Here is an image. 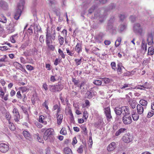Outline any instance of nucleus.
Segmentation results:
<instances>
[{
	"label": "nucleus",
	"mask_w": 154,
	"mask_h": 154,
	"mask_svg": "<svg viewBox=\"0 0 154 154\" xmlns=\"http://www.w3.org/2000/svg\"><path fill=\"white\" fill-rule=\"evenodd\" d=\"M55 36L56 33L55 31L51 35L50 33L49 32L48 30H47L46 32V43L48 49L52 51H54L55 49L54 46L52 44V40H54L55 39Z\"/></svg>",
	"instance_id": "f257e3e1"
},
{
	"label": "nucleus",
	"mask_w": 154,
	"mask_h": 154,
	"mask_svg": "<svg viewBox=\"0 0 154 154\" xmlns=\"http://www.w3.org/2000/svg\"><path fill=\"white\" fill-rule=\"evenodd\" d=\"M25 4L24 0H21L17 6V9L16 13L14 16V18L16 20H17L19 18L21 12L22 10L23 9Z\"/></svg>",
	"instance_id": "f03ea898"
},
{
	"label": "nucleus",
	"mask_w": 154,
	"mask_h": 154,
	"mask_svg": "<svg viewBox=\"0 0 154 154\" xmlns=\"http://www.w3.org/2000/svg\"><path fill=\"white\" fill-rule=\"evenodd\" d=\"M54 130L51 128H49L47 129L45 131L43 136L44 139L45 140L50 139L51 141H53L54 138L53 136Z\"/></svg>",
	"instance_id": "7ed1b4c3"
},
{
	"label": "nucleus",
	"mask_w": 154,
	"mask_h": 154,
	"mask_svg": "<svg viewBox=\"0 0 154 154\" xmlns=\"http://www.w3.org/2000/svg\"><path fill=\"white\" fill-rule=\"evenodd\" d=\"M63 85L62 84H57L49 86L50 91L53 92H59L63 88Z\"/></svg>",
	"instance_id": "20e7f679"
},
{
	"label": "nucleus",
	"mask_w": 154,
	"mask_h": 154,
	"mask_svg": "<svg viewBox=\"0 0 154 154\" xmlns=\"http://www.w3.org/2000/svg\"><path fill=\"white\" fill-rule=\"evenodd\" d=\"M133 29L135 33H139L141 35L144 33L143 29L140 23H135L133 27Z\"/></svg>",
	"instance_id": "39448f33"
},
{
	"label": "nucleus",
	"mask_w": 154,
	"mask_h": 154,
	"mask_svg": "<svg viewBox=\"0 0 154 154\" xmlns=\"http://www.w3.org/2000/svg\"><path fill=\"white\" fill-rule=\"evenodd\" d=\"M122 121L125 125H129L132 122L131 115L123 116L122 117Z\"/></svg>",
	"instance_id": "423d86ee"
},
{
	"label": "nucleus",
	"mask_w": 154,
	"mask_h": 154,
	"mask_svg": "<svg viewBox=\"0 0 154 154\" xmlns=\"http://www.w3.org/2000/svg\"><path fill=\"white\" fill-rule=\"evenodd\" d=\"M9 149L8 144L2 143L0 144V151L2 153L6 152Z\"/></svg>",
	"instance_id": "0eeeda50"
},
{
	"label": "nucleus",
	"mask_w": 154,
	"mask_h": 154,
	"mask_svg": "<svg viewBox=\"0 0 154 154\" xmlns=\"http://www.w3.org/2000/svg\"><path fill=\"white\" fill-rule=\"evenodd\" d=\"M104 111L107 121H110L111 119L112 118V117L111 114L110 107H107L105 108L104 109Z\"/></svg>",
	"instance_id": "6e6552de"
},
{
	"label": "nucleus",
	"mask_w": 154,
	"mask_h": 154,
	"mask_svg": "<svg viewBox=\"0 0 154 154\" xmlns=\"http://www.w3.org/2000/svg\"><path fill=\"white\" fill-rule=\"evenodd\" d=\"M37 52L36 49L34 48L26 51L23 52V54L26 56H31L35 54Z\"/></svg>",
	"instance_id": "1a4fd4ad"
},
{
	"label": "nucleus",
	"mask_w": 154,
	"mask_h": 154,
	"mask_svg": "<svg viewBox=\"0 0 154 154\" xmlns=\"http://www.w3.org/2000/svg\"><path fill=\"white\" fill-rule=\"evenodd\" d=\"M14 116V120L16 122H18L20 118V115L17 109L14 108L12 111Z\"/></svg>",
	"instance_id": "9d476101"
},
{
	"label": "nucleus",
	"mask_w": 154,
	"mask_h": 154,
	"mask_svg": "<svg viewBox=\"0 0 154 154\" xmlns=\"http://www.w3.org/2000/svg\"><path fill=\"white\" fill-rule=\"evenodd\" d=\"M100 10H98L95 11L94 14L95 17L96 18H99V21L101 22H102L104 20V17L102 14H100Z\"/></svg>",
	"instance_id": "9b49d317"
},
{
	"label": "nucleus",
	"mask_w": 154,
	"mask_h": 154,
	"mask_svg": "<svg viewBox=\"0 0 154 154\" xmlns=\"http://www.w3.org/2000/svg\"><path fill=\"white\" fill-rule=\"evenodd\" d=\"M122 140L125 143H129L133 140L132 136L129 133L125 134L122 137Z\"/></svg>",
	"instance_id": "f8f14e48"
},
{
	"label": "nucleus",
	"mask_w": 154,
	"mask_h": 154,
	"mask_svg": "<svg viewBox=\"0 0 154 154\" xmlns=\"http://www.w3.org/2000/svg\"><path fill=\"white\" fill-rule=\"evenodd\" d=\"M147 38L148 44L149 45H152L154 43L153 38L152 32H149L148 33Z\"/></svg>",
	"instance_id": "ddd939ff"
},
{
	"label": "nucleus",
	"mask_w": 154,
	"mask_h": 154,
	"mask_svg": "<svg viewBox=\"0 0 154 154\" xmlns=\"http://www.w3.org/2000/svg\"><path fill=\"white\" fill-rule=\"evenodd\" d=\"M122 114L123 116L130 115L129 109L128 106H122L121 107Z\"/></svg>",
	"instance_id": "4468645a"
},
{
	"label": "nucleus",
	"mask_w": 154,
	"mask_h": 154,
	"mask_svg": "<svg viewBox=\"0 0 154 154\" xmlns=\"http://www.w3.org/2000/svg\"><path fill=\"white\" fill-rule=\"evenodd\" d=\"M96 92L93 90H91L90 91H88L85 94L86 97L89 99L92 98L93 96L96 94Z\"/></svg>",
	"instance_id": "2eb2a0df"
},
{
	"label": "nucleus",
	"mask_w": 154,
	"mask_h": 154,
	"mask_svg": "<svg viewBox=\"0 0 154 154\" xmlns=\"http://www.w3.org/2000/svg\"><path fill=\"white\" fill-rule=\"evenodd\" d=\"M0 6L4 10H6L8 9V3L2 0H0Z\"/></svg>",
	"instance_id": "dca6fc26"
},
{
	"label": "nucleus",
	"mask_w": 154,
	"mask_h": 154,
	"mask_svg": "<svg viewBox=\"0 0 154 154\" xmlns=\"http://www.w3.org/2000/svg\"><path fill=\"white\" fill-rule=\"evenodd\" d=\"M137 113L139 115H142L143 114L144 107L142 106L140 104H138L137 106Z\"/></svg>",
	"instance_id": "f3484780"
},
{
	"label": "nucleus",
	"mask_w": 154,
	"mask_h": 154,
	"mask_svg": "<svg viewBox=\"0 0 154 154\" xmlns=\"http://www.w3.org/2000/svg\"><path fill=\"white\" fill-rule=\"evenodd\" d=\"M116 148V143L115 142H112L110 143L107 148L108 151H111L114 150Z\"/></svg>",
	"instance_id": "a211bd4d"
},
{
	"label": "nucleus",
	"mask_w": 154,
	"mask_h": 154,
	"mask_svg": "<svg viewBox=\"0 0 154 154\" xmlns=\"http://www.w3.org/2000/svg\"><path fill=\"white\" fill-rule=\"evenodd\" d=\"M138 113H137L136 111H133L131 113V115L133 120L134 121L137 120L139 118V116Z\"/></svg>",
	"instance_id": "6ab92c4d"
},
{
	"label": "nucleus",
	"mask_w": 154,
	"mask_h": 154,
	"mask_svg": "<svg viewBox=\"0 0 154 154\" xmlns=\"http://www.w3.org/2000/svg\"><path fill=\"white\" fill-rule=\"evenodd\" d=\"M117 66V73L119 75H120L122 73V68H124L122 66V64L121 63H118Z\"/></svg>",
	"instance_id": "aec40b11"
},
{
	"label": "nucleus",
	"mask_w": 154,
	"mask_h": 154,
	"mask_svg": "<svg viewBox=\"0 0 154 154\" xmlns=\"http://www.w3.org/2000/svg\"><path fill=\"white\" fill-rule=\"evenodd\" d=\"M139 103V104H140L142 106L144 107V109H146L147 106L148 102L147 100H145L141 99L140 100Z\"/></svg>",
	"instance_id": "412c9836"
},
{
	"label": "nucleus",
	"mask_w": 154,
	"mask_h": 154,
	"mask_svg": "<svg viewBox=\"0 0 154 154\" xmlns=\"http://www.w3.org/2000/svg\"><path fill=\"white\" fill-rule=\"evenodd\" d=\"M114 111L117 115L120 116L122 114L121 107H116L114 109Z\"/></svg>",
	"instance_id": "4be33fe9"
},
{
	"label": "nucleus",
	"mask_w": 154,
	"mask_h": 154,
	"mask_svg": "<svg viewBox=\"0 0 154 154\" xmlns=\"http://www.w3.org/2000/svg\"><path fill=\"white\" fill-rule=\"evenodd\" d=\"M57 119V123L58 125H60L62 122V119L63 118V115L62 114H60L56 116Z\"/></svg>",
	"instance_id": "5701e85b"
},
{
	"label": "nucleus",
	"mask_w": 154,
	"mask_h": 154,
	"mask_svg": "<svg viewBox=\"0 0 154 154\" xmlns=\"http://www.w3.org/2000/svg\"><path fill=\"white\" fill-rule=\"evenodd\" d=\"M64 154H72L71 149L68 147H66L64 149Z\"/></svg>",
	"instance_id": "b1692460"
},
{
	"label": "nucleus",
	"mask_w": 154,
	"mask_h": 154,
	"mask_svg": "<svg viewBox=\"0 0 154 154\" xmlns=\"http://www.w3.org/2000/svg\"><path fill=\"white\" fill-rule=\"evenodd\" d=\"M154 54V48L152 47H149L148 49V54L152 55Z\"/></svg>",
	"instance_id": "393cba45"
},
{
	"label": "nucleus",
	"mask_w": 154,
	"mask_h": 154,
	"mask_svg": "<svg viewBox=\"0 0 154 154\" xmlns=\"http://www.w3.org/2000/svg\"><path fill=\"white\" fill-rule=\"evenodd\" d=\"M126 27V25L125 24L120 25L119 27V30L120 32H122L124 31Z\"/></svg>",
	"instance_id": "a878e982"
},
{
	"label": "nucleus",
	"mask_w": 154,
	"mask_h": 154,
	"mask_svg": "<svg viewBox=\"0 0 154 154\" xmlns=\"http://www.w3.org/2000/svg\"><path fill=\"white\" fill-rule=\"evenodd\" d=\"M91 0H84L82 5L85 8H87L91 2Z\"/></svg>",
	"instance_id": "bb28decb"
},
{
	"label": "nucleus",
	"mask_w": 154,
	"mask_h": 154,
	"mask_svg": "<svg viewBox=\"0 0 154 154\" xmlns=\"http://www.w3.org/2000/svg\"><path fill=\"white\" fill-rule=\"evenodd\" d=\"M126 129L125 128H121L119 129L117 131L115 134V135L116 136H118L119 135L123 133L125 131Z\"/></svg>",
	"instance_id": "cd10ccee"
},
{
	"label": "nucleus",
	"mask_w": 154,
	"mask_h": 154,
	"mask_svg": "<svg viewBox=\"0 0 154 154\" xmlns=\"http://www.w3.org/2000/svg\"><path fill=\"white\" fill-rule=\"evenodd\" d=\"M23 134L26 139H29L30 138V134L27 131H24L23 132Z\"/></svg>",
	"instance_id": "c85d7f7f"
},
{
	"label": "nucleus",
	"mask_w": 154,
	"mask_h": 154,
	"mask_svg": "<svg viewBox=\"0 0 154 154\" xmlns=\"http://www.w3.org/2000/svg\"><path fill=\"white\" fill-rule=\"evenodd\" d=\"M9 125L8 127L9 129L11 131H14L15 129V127L14 124L11 123L10 121H8Z\"/></svg>",
	"instance_id": "c756f323"
},
{
	"label": "nucleus",
	"mask_w": 154,
	"mask_h": 154,
	"mask_svg": "<svg viewBox=\"0 0 154 154\" xmlns=\"http://www.w3.org/2000/svg\"><path fill=\"white\" fill-rule=\"evenodd\" d=\"M122 38L120 37H119L115 42V45L116 47H118L120 44Z\"/></svg>",
	"instance_id": "7c9ffc66"
},
{
	"label": "nucleus",
	"mask_w": 154,
	"mask_h": 154,
	"mask_svg": "<svg viewBox=\"0 0 154 154\" xmlns=\"http://www.w3.org/2000/svg\"><path fill=\"white\" fill-rule=\"evenodd\" d=\"M0 21L3 23H5L7 21V19L3 15H0Z\"/></svg>",
	"instance_id": "2f4dec72"
},
{
	"label": "nucleus",
	"mask_w": 154,
	"mask_h": 154,
	"mask_svg": "<svg viewBox=\"0 0 154 154\" xmlns=\"http://www.w3.org/2000/svg\"><path fill=\"white\" fill-rule=\"evenodd\" d=\"M94 85L100 86L101 85L102 83V80H95L93 82Z\"/></svg>",
	"instance_id": "473e14b6"
},
{
	"label": "nucleus",
	"mask_w": 154,
	"mask_h": 154,
	"mask_svg": "<svg viewBox=\"0 0 154 154\" xmlns=\"http://www.w3.org/2000/svg\"><path fill=\"white\" fill-rule=\"evenodd\" d=\"M34 31L36 32L40 31L41 30V28L40 26L37 24L34 25Z\"/></svg>",
	"instance_id": "72a5a7b5"
},
{
	"label": "nucleus",
	"mask_w": 154,
	"mask_h": 154,
	"mask_svg": "<svg viewBox=\"0 0 154 154\" xmlns=\"http://www.w3.org/2000/svg\"><path fill=\"white\" fill-rule=\"evenodd\" d=\"M75 50L78 53H79L80 51H81L80 46L79 43H78L76 45Z\"/></svg>",
	"instance_id": "f704fd0d"
},
{
	"label": "nucleus",
	"mask_w": 154,
	"mask_h": 154,
	"mask_svg": "<svg viewBox=\"0 0 154 154\" xmlns=\"http://www.w3.org/2000/svg\"><path fill=\"white\" fill-rule=\"evenodd\" d=\"M83 146L81 145L78 148L77 151L79 153H82L83 151Z\"/></svg>",
	"instance_id": "c9c22d12"
},
{
	"label": "nucleus",
	"mask_w": 154,
	"mask_h": 154,
	"mask_svg": "<svg viewBox=\"0 0 154 154\" xmlns=\"http://www.w3.org/2000/svg\"><path fill=\"white\" fill-rule=\"evenodd\" d=\"M102 81H103L105 84H108L110 81V79L108 78H104L102 79Z\"/></svg>",
	"instance_id": "e433bc0d"
},
{
	"label": "nucleus",
	"mask_w": 154,
	"mask_h": 154,
	"mask_svg": "<svg viewBox=\"0 0 154 154\" xmlns=\"http://www.w3.org/2000/svg\"><path fill=\"white\" fill-rule=\"evenodd\" d=\"M111 66L112 69H113L114 71H116L117 69V68L116 67V63L115 62H112L111 63Z\"/></svg>",
	"instance_id": "4c0bfd02"
},
{
	"label": "nucleus",
	"mask_w": 154,
	"mask_h": 154,
	"mask_svg": "<svg viewBox=\"0 0 154 154\" xmlns=\"http://www.w3.org/2000/svg\"><path fill=\"white\" fill-rule=\"evenodd\" d=\"M82 60V58L80 59H75V64L76 66H78L80 65Z\"/></svg>",
	"instance_id": "58836bf2"
},
{
	"label": "nucleus",
	"mask_w": 154,
	"mask_h": 154,
	"mask_svg": "<svg viewBox=\"0 0 154 154\" xmlns=\"http://www.w3.org/2000/svg\"><path fill=\"white\" fill-rule=\"evenodd\" d=\"M60 133L63 135L67 134L66 129L65 128H63L60 131Z\"/></svg>",
	"instance_id": "ea45409f"
},
{
	"label": "nucleus",
	"mask_w": 154,
	"mask_h": 154,
	"mask_svg": "<svg viewBox=\"0 0 154 154\" xmlns=\"http://www.w3.org/2000/svg\"><path fill=\"white\" fill-rule=\"evenodd\" d=\"M95 6H92L88 10V13L89 14H92L94 11L95 9Z\"/></svg>",
	"instance_id": "a19ab883"
},
{
	"label": "nucleus",
	"mask_w": 154,
	"mask_h": 154,
	"mask_svg": "<svg viewBox=\"0 0 154 154\" xmlns=\"http://www.w3.org/2000/svg\"><path fill=\"white\" fill-rule=\"evenodd\" d=\"M154 114V112L153 110H151L149 112L147 115V117L148 118H150L152 117Z\"/></svg>",
	"instance_id": "79ce46f5"
},
{
	"label": "nucleus",
	"mask_w": 154,
	"mask_h": 154,
	"mask_svg": "<svg viewBox=\"0 0 154 154\" xmlns=\"http://www.w3.org/2000/svg\"><path fill=\"white\" fill-rule=\"evenodd\" d=\"M35 136L37 137V139L39 142L40 143H43V139L39 137V134L38 133L36 134Z\"/></svg>",
	"instance_id": "37998d69"
},
{
	"label": "nucleus",
	"mask_w": 154,
	"mask_h": 154,
	"mask_svg": "<svg viewBox=\"0 0 154 154\" xmlns=\"http://www.w3.org/2000/svg\"><path fill=\"white\" fill-rule=\"evenodd\" d=\"M48 100H45V102L42 105L43 106H44L47 110L48 109Z\"/></svg>",
	"instance_id": "c03bdc74"
},
{
	"label": "nucleus",
	"mask_w": 154,
	"mask_h": 154,
	"mask_svg": "<svg viewBox=\"0 0 154 154\" xmlns=\"http://www.w3.org/2000/svg\"><path fill=\"white\" fill-rule=\"evenodd\" d=\"M59 40L60 45H62L64 42V38L63 37L60 35L59 36Z\"/></svg>",
	"instance_id": "a18cd8bd"
},
{
	"label": "nucleus",
	"mask_w": 154,
	"mask_h": 154,
	"mask_svg": "<svg viewBox=\"0 0 154 154\" xmlns=\"http://www.w3.org/2000/svg\"><path fill=\"white\" fill-rule=\"evenodd\" d=\"M72 81L75 85H77L79 83V81L78 80H77L73 78L72 79Z\"/></svg>",
	"instance_id": "49530a36"
},
{
	"label": "nucleus",
	"mask_w": 154,
	"mask_h": 154,
	"mask_svg": "<svg viewBox=\"0 0 154 154\" xmlns=\"http://www.w3.org/2000/svg\"><path fill=\"white\" fill-rule=\"evenodd\" d=\"M58 51L62 57L63 59L64 58H65V55L63 53L62 51L60 49H58Z\"/></svg>",
	"instance_id": "de8ad7c7"
},
{
	"label": "nucleus",
	"mask_w": 154,
	"mask_h": 154,
	"mask_svg": "<svg viewBox=\"0 0 154 154\" xmlns=\"http://www.w3.org/2000/svg\"><path fill=\"white\" fill-rule=\"evenodd\" d=\"M7 58L6 55H4L3 57L0 59V62H5L6 61V59Z\"/></svg>",
	"instance_id": "09e8293b"
},
{
	"label": "nucleus",
	"mask_w": 154,
	"mask_h": 154,
	"mask_svg": "<svg viewBox=\"0 0 154 154\" xmlns=\"http://www.w3.org/2000/svg\"><path fill=\"white\" fill-rule=\"evenodd\" d=\"M88 115L87 112L85 110L83 112V116L84 118L85 119H86L88 117Z\"/></svg>",
	"instance_id": "8fccbe9b"
},
{
	"label": "nucleus",
	"mask_w": 154,
	"mask_h": 154,
	"mask_svg": "<svg viewBox=\"0 0 154 154\" xmlns=\"http://www.w3.org/2000/svg\"><path fill=\"white\" fill-rule=\"evenodd\" d=\"M26 69L29 71H32L34 69L33 67L30 65H28L26 66Z\"/></svg>",
	"instance_id": "3c124183"
},
{
	"label": "nucleus",
	"mask_w": 154,
	"mask_h": 154,
	"mask_svg": "<svg viewBox=\"0 0 154 154\" xmlns=\"http://www.w3.org/2000/svg\"><path fill=\"white\" fill-rule=\"evenodd\" d=\"M32 28L33 26H32L28 29V32L30 35H32Z\"/></svg>",
	"instance_id": "603ef678"
},
{
	"label": "nucleus",
	"mask_w": 154,
	"mask_h": 154,
	"mask_svg": "<svg viewBox=\"0 0 154 154\" xmlns=\"http://www.w3.org/2000/svg\"><path fill=\"white\" fill-rule=\"evenodd\" d=\"M45 39L44 36L42 35H41L39 37V41L42 43H43L44 42Z\"/></svg>",
	"instance_id": "864d4df0"
},
{
	"label": "nucleus",
	"mask_w": 154,
	"mask_h": 154,
	"mask_svg": "<svg viewBox=\"0 0 154 154\" xmlns=\"http://www.w3.org/2000/svg\"><path fill=\"white\" fill-rule=\"evenodd\" d=\"M130 19L132 22H134L136 20V17L135 16H131L130 17Z\"/></svg>",
	"instance_id": "5fc2aeb1"
},
{
	"label": "nucleus",
	"mask_w": 154,
	"mask_h": 154,
	"mask_svg": "<svg viewBox=\"0 0 154 154\" xmlns=\"http://www.w3.org/2000/svg\"><path fill=\"white\" fill-rule=\"evenodd\" d=\"M49 4L51 5H55L57 3L56 1L55 0H49Z\"/></svg>",
	"instance_id": "6e6d98bb"
},
{
	"label": "nucleus",
	"mask_w": 154,
	"mask_h": 154,
	"mask_svg": "<svg viewBox=\"0 0 154 154\" xmlns=\"http://www.w3.org/2000/svg\"><path fill=\"white\" fill-rule=\"evenodd\" d=\"M35 125L38 128H41L43 127V125L39 122H35Z\"/></svg>",
	"instance_id": "4d7b16f0"
},
{
	"label": "nucleus",
	"mask_w": 154,
	"mask_h": 154,
	"mask_svg": "<svg viewBox=\"0 0 154 154\" xmlns=\"http://www.w3.org/2000/svg\"><path fill=\"white\" fill-rule=\"evenodd\" d=\"M85 106L87 107V108H88L90 106V102L88 100H85Z\"/></svg>",
	"instance_id": "13d9d810"
},
{
	"label": "nucleus",
	"mask_w": 154,
	"mask_h": 154,
	"mask_svg": "<svg viewBox=\"0 0 154 154\" xmlns=\"http://www.w3.org/2000/svg\"><path fill=\"white\" fill-rule=\"evenodd\" d=\"M42 88H43L45 91H47L48 90V85L46 83H44L42 85Z\"/></svg>",
	"instance_id": "bf43d9fd"
},
{
	"label": "nucleus",
	"mask_w": 154,
	"mask_h": 154,
	"mask_svg": "<svg viewBox=\"0 0 154 154\" xmlns=\"http://www.w3.org/2000/svg\"><path fill=\"white\" fill-rule=\"evenodd\" d=\"M21 109L22 110L23 112L25 114L27 112V109L23 106H21Z\"/></svg>",
	"instance_id": "052dcab7"
},
{
	"label": "nucleus",
	"mask_w": 154,
	"mask_h": 154,
	"mask_svg": "<svg viewBox=\"0 0 154 154\" xmlns=\"http://www.w3.org/2000/svg\"><path fill=\"white\" fill-rule=\"evenodd\" d=\"M17 97L19 99H21V94H20V91H18L17 93Z\"/></svg>",
	"instance_id": "680f3d73"
},
{
	"label": "nucleus",
	"mask_w": 154,
	"mask_h": 154,
	"mask_svg": "<svg viewBox=\"0 0 154 154\" xmlns=\"http://www.w3.org/2000/svg\"><path fill=\"white\" fill-rule=\"evenodd\" d=\"M130 104L131 107L133 109L135 108L136 105V104L135 103L131 102Z\"/></svg>",
	"instance_id": "e2e57ef3"
},
{
	"label": "nucleus",
	"mask_w": 154,
	"mask_h": 154,
	"mask_svg": "<svg viewBox=\"0 0 154 154\" xmlns=\"http://www.w3.org/2000/svg\"><path fill=\"white\" fill-rule=\"evenodd\" d=\"M8 49L7 47L6 46H3L2 47H0V50L3 51L6 50Z\"/></svg>",
	"instance_id": "0e129e2a"
},
{
	"label": "nucleus",
	"mask_w": 154,
	"mask_h": 154,
	"mask_svg": "<svg viewBox=\"0 0 154 154\" xmlns=\"http://www.w3.org/2000/svg\"><path fill=\"white\" fill-rule=\"evenodd\" d=\"M144 85V88L148 89L149 87V84L146 82L145 83Z\"/></svg>",
	"instance_id": "69168bd1"
},
{
	"label": "nucleus",
	"mask_w": 154,
	"mask_h": 154,
	"mask_svg": "<svg viewBox=\"0 0 154 154\" xmlns=\"http://www.w3.org/2000/svg\"><path fill=\"white\" fill-rule=\"evenodd\" d=\"M44 116H41L39 117V122H42L43 121H44Z\"/></svg>",
	"instance_id": "338daca9"
},
{
	"label": "nucleus",
	"mask_w": 154,
	"mask_h": 154,
	"mask_svg": "<svg viewBox=\"0 0 154 154\" xmlns=\"http://www.w3.org/2000/svg\"><path fill=\"white\" fill-rule=\"evenodd\" d=\"M21 91L23 92H25L27 91V89L26 87H21L20 88Z\"/></svg>",
	"instance_id": "774afa93"
}]
</instances>
